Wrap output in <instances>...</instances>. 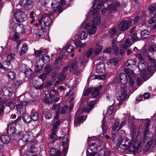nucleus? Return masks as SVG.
<instances>
[{
    "instance_id": "4468645a",
    "label": "nucleus",
    "mask_w": 156,
    "mask_h": 156,
    "mask_svg": "<svg viewBox=\"0 0 156 156\" xmlns=\"http://www.w3.org/2000/svg\"><path fill=\"white\" fill-rule=\"evenodd\" d=\"M69 68V66H65L63 68L62 71L60 73L59 75L58 80L56 81V83H58L59 82L63 81L66 79L68 73Z\"/></svg>"
},
{
    "instance_id": "c9c22d12",
    "label": "nucleus",
    "mask_w": 156,
    "mask_h": 156,
    "mask_svg": "<svg viewBox=\"0 0 156 156\" xmlns=\"http://www.w3.org/2000/svg\"><path fill=\"white\" fill-rule=\"evenodd\" d=\"M4 66L3 69H5L10 70L12 68L10 63L7 61L4 62Z\"/></svg>"
},
{
    "instance_id": "ddd939ff",
    "label": "nucleus",
    "mask_w": 156,
    "mask_h": 156,
    "mask_svg": "<svg viewBox=\"0 0 156 156\" xmlns=\"http://www.w3.org/2000/svg\"><path fill=\"white\" fill-rule=\"evenodd\" d=\"M132 21L130 19H125L121 21L119 25L121 31H124L128 29Z\"/></svg>"
},
{
    "instance_id": "09e8293b",
    "label": "nucleus",
    "mask_w": 156,
    "mask_h": 156,
    "mask_svg": "<svg viewBox=\"0 0 156 156\" xmlns=\"http://www.w3.org/2000/svg\"><path fill=\"white\" fill-rule=\"evenodd\" d=\"M52 69V68L49 65H47L45 67V73L48 74L51 71Z\"/></svg>"
},
{
    "instance_id": "1a4fd4ad",
    "label": "nucleus",
    "mask_w": 156,
    "mask_h": 156,
    "mask_svg": "<svg viewBox=\"0 0 156 156\" xmlns=\"http://www.w3.org/2000/svg\"><path fill=\"white\" fill-rule=\"evenodd\" d=\"M150 132L149 129H145L144 133V138L143 139V141L144 143L147 142L146 147L147 148L149 149L151 147L153 143V140L151 138L150 139L149 136Z\"/></svg>"
},
{
    "instance_id": "4be33fe9",
    "label": "nucleus",
    "mask_w": 156,
    "mask_h": 156,
    "mask_svg": "<svg viewBox=\"0 0 156 156\" xmlns=\"http://www.w3.org/2000/svg\"><path fill=\"white\" fill-rule=\"evenodd\" d=\"M76 37H77V35L76 34L72 38V40L74 41V43L75 45L80 48H83L84 47L85 43H83L77 39Z\"/></svg>"
},
{
    "instance_id": "0eeeda50",
    "label": "nucleus",
    "mask_w": 156,
    "mask_h": 156,
    "mask_svg": "<svg viewBox=\"0 0 156 156\" xmlns=\"http://www.w3.org/2000/svg\"><path fill=\"white\" fill-rule=\"evenodd\" d=\"M119 80L121 83L123 84H125L129 82V87L130 88H133L135 85V82L133 77L130 76L129 75H128L129 80L127 79L128 78L126 74L124 73H121L119 75Z\"/></svg>"
},
{
    "instance_id": "423d86ee",
    "label": "nucleus",
    "mask_w": 156,
    "mask_h": 156,
    "mask_svg": "<svg viewBox=\"0 0 156 156\" xmlns=\"http://www.w3.org/2000/svg\"><path fill=\"white\" fill-rule=\"evenodd\" d=\"M138 67L140 71V76L144 79V80L148 79L153 74L152 73H149L147 69V70H145L146 66L143 62L141 61L138 63Z\"/></svg>"
},
{
    "instance_id": "cd10ccee",
    "label": "nucleus",
    "mask_w": 156,
    "mask_h": 156,
    "mask_svg": "<svg viewBox=\"0 0 156 156\" xmlns=\"http://www.w3.org/2000/svg\"><path fill=\"white\" fill-rule=\"evenodd\" d=\"M140 35L141 38L143 39H146L149 37V32L147 30H144L140 32Z\"/></svg>"
},
{
    "instance_id": "79ce46f5",
    "label": "nucleus",
    "mask_w": 156,
    "mask_h": 156,
    "mask_svg": "<svg viewBox=\"0 0 156 156\" xmlns=\"http://www.w3.org/2000/svg\"><path fill=\"white\" fill-rule=\"evenodd\" d=\"M2 92L4 95L9 96L12 94L13 91L12 88L10 87L9 89L6 90L5 91L3 90Z\"/></svg>"
},
{
    "instance_id": "dca6fc26",
    "label": "nucleus",
    "mask_w": 156,
    "mask_h": 156,
    "mask_svg": "<svg viewBox=\"0 0 156 156\" xmlns=\"http://www.w3.org/2000/svg\"><path fill=\"white\" fill-rule=\"evenodd\" d=\"M148 57V60L151 63L148 66L147 69L149 71V73H152L153 74L156 69V60L151 58L149 56Z\"/></svg>"
},
{
    "instance_id": "7c9ffc66",
    "label": "nucleus",
    "mask_w": 156,
    "mask_h": 156,
    "mask_svg": "<svg viewBox=\"0 0 156 156\" xmlns=\"http://www.w3.org/2000/svg\"><path fill=\"white\" fill-rule=\"evenodd\" d=\"M102 50V46L99 44H97L94 50V54L95 55H97L100 53Z\"/></svg>"
},
{
    "instance_id": "6ab92c4d",
    "label": "nucleus",
    "mask_w": 156,
    "mask_h": 156,
    "mask_svg": "<svg viewBox=\"0 0 156 156\" xmlns=\"http://www.w3.org/2000/svg\"><path fill=\"white\" fill-rule=\"evenodd\" d=\"M113 4L114 6L113 5H109L107 8V10L109 11L110 12L113 13L115 12L117 10L116 8L119 7L120 5V2H116L113 3Z\"/></svg>"
},
{
    "instance_id": "ea45409f",
    "label": "nucleus",
    "mask_w": 156,
    "mask_h": 156,
    "mask_svg": "<svg viewBox=\"0 0 156 156\" xmlns=\"http://www.w3.org/2000/svg\"><path fill=\"white\" fill-rule=\"evenodd\" d=\"M25 75L27 77L30 78L31 77L33 73V71L30 69H27L25 73Z\"/></svg>"
},
{
    "instance_id": "603ef678",
    "label": "nucleus",
    "mask_w": 156,
    "mask_h": 156,
    "mask_svg": "<svg viewBox=\"0 0 156 156\" xmlns=\"http://www.w3.org/2000/svg\"><path fill=\"white\" fill-rule=\"evenodd\" d=\"M41 60H42L43 62L44 61H46L47 62L48 61H49L50 60V57L49 56H48L45 54H43L42 55V58Z\"/></svg>"
},
{
    "instance_id": "58836bf2",
    "label": "nucleus",
    "mask_w": 156,
    "mask_h": 156,
    "mask_svg": "<svg viewBox=\"0 0 156 156\" xmlns=\"http://www.w3.org/2000/svg\"><path fill=\"white\" fill-rule=\"evenodd\" d=\"M74 50V47L69 44H67L66 45V50L68 53H70Z\"/></svg>"
},
{
    "instance_id": "aec40b11",
    "label": "nucleus",
    "mask_w": 156,
    "mask_h": 156,
    "mask_svg": "<svg viewBox=\"0 0 156 156\" xmlns=\"http://www.w3.org/2000/svg\"><path fill=\"white\" fill-rule=\"evenodd\" d=\"M119 124V123L118 121H115L112 127V135H115L121 129V127H118Z\"/></svg>"
},
{
    "instance_id": "c756f323",
    "label": "nucleus",
    "mask_w": 156,
    "mask_h": 156,
    "mask_svg": "<svg viewBox=\"0 0 156 156\" xmlns=\"http://www.w3.org/2000/svg\"><path fill=\"white\" fill-rule=\"evenodd\" d=\"M61 154L60 151L57 149L55 150L54 148L50 149V155L51 156H60Z\"/></svg>"
},
{
    "instance_id": "f704fd0d",
    "label": "nucleus",
    "mask_w": 156,
    "mask_h": 156,
    "mask_svg": "<svg viewBox=\"0 0 156 156\" xmlns=\"http://www.w3.org/2000/svg\"><path fill=\"white\" fill-rule=\"evenodd\" d=\"M119 61V59L118 58H116L109 59L107 62V63L108 65H115Z\"/></svg>"
},
{
    "instance_id": "f03ea898",
    "label": "nucleus",
    "mask_w": 156,
    "mask_h": 156,
    "mask_svg": "<svg viewBox=\"0 0 156 156\" xmlns=\"http://www.w3.org/2000/svg\"><path fill=\"white\" fill-rule=\"evenodd\" d=\"M141 143L139 142H134L132 145L130 140L127 139H124L119 145V147L122 150H129L134 153H136L138 151L141 145Z\"/></svg>"
},
{
    "instance_id": "37998d69",
    "label": "nucleus",
    "mask_w": 156,
    "mask_h": 156,
    "mask_svg": "<svg viewBox=\"0 0 156 156\" xmlns=\"http://www.w3.org/2000/svg\"><path fill=\"white\" fill-rule=\"evenodd\" d=\"M117 44V43L116 41L114 39H113L112 42V46L114 50L116 52L119 51V48L118 47L116 46Z\"/></svg>"
},
{
    "instance_id": "774afa93",
    "label": "nucleus",
    "mask_w": 156,
    "mask_h": 156,
    "mask_svg": "<svg viewBox=\"0 0 156 156\" xmlns=\"http://www.w3.org/2000/svg\"><path fill=\"white\" fill-rule=\"evenodd\" d=\"M138 39V38L136 36V34L135 33L131 36V40L133 41H136Z\"/></svg>"
},
{
    "instance_id": "20e7f679",
    "label": "nucleus",
    "mask_w": 156,
    "mask_h": 156,
    "mask_svg": "<svg viewBox=\"0 0 156 156\" xmlns=\"http://www.w3.org/2000/svg\"><path fill=\"white\" fill-rule=\"evenodd\" d=\"M53 14L52 12L44 14L41 18L39 20L38 23L43 31L47 32L50 29V26L52 22L50 16Z\"/></svg>"
},
{
    "instance_id": "338daca9",
    "label": "nucleus",
    "mask_w": 156,
    "mask_h": 156,
    "mask_svg": "<svg viewBox=\"0 0 156 156\" xmlns=\"http://www.w3.org/2000/svg\"><path fill=\"white\" fill-rule=\"evenodd\" d=\"M42 51H43L42 49L39 50H35L34 51V54L35 56L36 57H38L42 53Z\"/></svg>"
},
{
    "instance_id": "bf43d9fd",
    "label": "nucleus",
    "mask_w": 156,
    "mask_h": 156,
    "mask_svg": "<svg viewBox=\"0 0 156 156\" xmlns=\"http://www.w3.org/2000/svg\"><path fill=\"white\" fill-rule=\"evenodd\" d=\"M92 91V89L90 88H89L85 90L83 92L84 95L85 96L88 95Z\"/></svg>"
},
{
    "instance_id": "4d7b16f0",
    "label": "nucleus",
    "mask_w": 156,
    "mask_h": 156,
    "mask_svg": "<svg viewBox=\"0 0 156 156\" xmlns=\"http://www.w3.org/2000/svg\"><path fill=\"white\" fill-rule=\"evenodd\" d=\"M45 117L47 119H50L52 117V115L51 113L47 112L44 115Z\"/></svg>"
},
{
    "instance_id": "b1692460",
    "label": "nucleus",
    "mask_w": 156,
    "mask_h": 156,
    "mask_svg": "<svg viewBox=\"0 0 156 156\" xmlns=\"http://www.w3.org/2000/svg\"><path fill=\"white\" fill-rule=\"evenodd\" d=\"M32 84L33 87L37 90H40L42 89L44 86V84L43 83H41L39 82L36 80L33 81Z\"/></svg>"
},
{
    "instance_id": "4c0bfd02",
    "label": "nucleus",
    "mask_w": 156,
    "mask_h": 156,
    "mask_svg": "<svg viewBox=\"0 0 156 156\" xmlns=\"http://www.w3.org/2000/svg\"><path fill=\"white\" fill-rule=\"evenodd\" d=\"M155 10H156V3L149 6L148 11L149 14L152 13Z\"/></svg>"
},
{
    "instance_id": "5fc2aeb1",
    "label": "nucleus",
    "mask_w": 156,
    "mask_h": 156,
    "mask_svg": "<svg viewBox=\"0 0 156 156\" xmlns=\"http://www.w3.org/2000/svg\"><path fill=\"white\" fill-rule=\"evenodd\" d=\"M140 20H141V17L139 16H137L133 20L134 21L133 23L135 24H136L138 22H140Z\"/></svg>"
},
{
    "instance_id": "f3484780",
    "label": "nucleus",
    "mask_w": 156,
    "mask_h": 156,
    "mask_svg": "<svg viewBox=\"0 0 156 156\" xmlns=\"http://www.w3.org/2000/svg\"><path fill=\"white\" fill-rule=\"evenodd\" d=\"M148 57V60L151 63L148 66L147 69L149 71V73H152L153 74L156 69V60L151 58L149 56Z\"/></svg>"
},
{
    "instance_id": "9d476101",
    "label": "nucleus",
    "mask_w": 156,
    "mask_h": 156,
    "mask_svg": "<svg viewBox=\"0 0 156 156\" xmlns=\"http://www.w3.org/2000/svg\"><path fill=\"white\" fill-rule=\"evenodd\" d=\"M14 15L16 20L18 22H23L27 20L26 14L22 11H16L15 12Z\"/></svg>"
},
{
    "instance_id": "13d9d810",
    "label": "nucleus",
    "mask_w": 156,
    "mask_h": 156,
    "mask_svg": "<svg viewBox=\"0 0 156 156\" xmlns=\"http://www.w3.org/2000/svg\"><path fill=\"white\" fill-rule=\"evenodd\" d=\"M44 102L48 104H52L53 101H52L51 98H46L44 99Z\"/></svg>"
},
{
    "instance_id": "3c124183",
    "label": "nucleus",
    "mask_w": 156,
    "mask_h": 156,
    "mask_svg": "<svg viewBox=\"0 0 156 156\" xmlns=\"http://www.w3.org/2000/svg\"><path fill=\"white\" fill-rule=\"evenodd\" d=\"M148 51L151 53L156 51V47L153 45L150 46L148 48Z\"/></svg>"
},
{
    "instance_id": "f8f14e48",
    "label": "nucleus",
    "mask_w": 156,
    "mask_h": 156,
    "mask_svg": "<svg viewBox=\"0 0 156 156\" xmlns=\"http://www.w3.org/2000/svg\"><path fill=\"white\" fill-rule=\"evenodd\" d=\"M57 2L56 0H52L51 6L53 8H55L54 10L55 11H58L59 13L63 11L62 6L65 4V0H60L58 3V5L57 4Z\"/></svg>"
},
{
    "instance_id": "a19ab883",
    "label": "nucleus",
    "mask_w": 156,
    "mask_h": 156,
    "mask_svg": "<svg viewBox=\"0 0 156 156\" xmlns=\"http://www.w3.org/2000/svg\"><path fill=\"white\" fill-rule=\"evenodd\" d=\"M14 55L15 54L13 53L8 55L6 61L10 62L11 61L13 60L14 59Z\"/></svg>"
},
{
    "instance_id": "e433bc0d",
    "label": "nucleus",
    "mask_w": 156,
    "mask_h": 156,
    "mask_svg": "<svg viewBox=\"0 0 156 156\" xmlns=\"http://www.w3.org/2000/svg\"><path fill=\"white\" fill-rule=\"evenodd\" d=\"M23 121L25 123H29L31 119L30 116L27 114H25L23 116Z\"/></svg>"
},
{
    "instance_id": "7ed1b4c3",
    "label": "nucleus",
    "mask_w": 156,
    "mask_h": 156,
    "mask_svg": "<svg viewBox=\"0 0 156 156\" xmlns=\"http://www.w3.org/2000/svg\"><path fill=\"white\" fill-rule=\"evenodd\" d=\"M99 12L98 9H94L93 12V20L91 25L90 23H88L85 25V28L88 30L89 34H92L96 32V26L100 23L101 18L98 14Z\"/></svg>"
},
{
    "instance_id": "49530a36",
    "label": "nucleus",
    "mask_w": 156,
    "mask_h": 156,
    "mask_svg": "<svg viewBox=\"0 0 156 156\" xmlns=\"http://www.w3.org/2000/svg\"><path fill=\"white\" fill-rule=\"evenodd\" d=\"M8 76L9 78L13 80L16 77V74L13 72L10 71L8 73Z\"/></svg>"
},
{
    "instance_id": "a18cd8bd",
    "label": "nucleus",
    "mask_w": 156,
    "mask_h": 156,
    "mask_svg": "<svg viewBox=\"0 0 156 156\" xmlns=\"http://www.w3.org/2000/svg\"><path fill=\"white\" fill-rule=\"evenodd\" d=\"M117 32V29L115 27H113L110 30V34L111 37H112L114 36L116 34Z\"/></svg>"
},
{
    "instance_id": "72a5a7b5",
    "label": "nucleus",
    "mask_w": 156,
    "mask_h": 156,
    "mask_svg": "<svg viewBox=\"0 0 156 156\" xmlns=\"http://www.w3.org/2000/svg\"><path fill=\"white\" fill-rule=\"evenodd\" d=\"M102 122H103L101 126V128L102 130V133L104 134L107 132L108 127L107 126V123L105 121L103 120Z\"/></svg>"
},
{
    "instance_id": "9b49d317",
    "label": "nucleus",
    "mask_w": 156,
    "mask_h": 156,
    "mask_svg": "<svg viewBox=\"0 0 156 156\" xmlns=\"http://www.w3.org/2000/svg\"><path fill=\"white\" fill-rule=\"evenodd\" d=\"M127 97V91L126 88L122 87L118 93V95L117 96V98L119 102L118 104L119 105H121L123 101L125 100Z\"/></svg>"
},
{
    "instance_id": "2f4dec72",
    "label": "nucleus",
    "mask_w": 156,
    "mask_h": 156,
    "mask_svg": "<svg viewBox=\"0 0 156 156\" xmlns=\"http://www.w3.org/2000/svg\"><path fill=\"white\" fill-rule=\"evenodd\" d=\"M54 63L56 66L60 67L62 65V58L60 57H58L55 60Z\"/></svg>"
},
{
    "instance_id": "5701e85b",
    "label": "nucleus",
    "mask_w": 156,
    "mask_h": 156,
    "mask_svg": "<svg viewBox=\"0 0 156 156\" xmlns=\"http://www.w3.org/2000/svg\"><path fill=\"white\" fill-rule=\"evenodd\" d=\"M85 26L84 27V29L87 31V32H86L85 31H82L80 32V34H79V36L80 39L81 40H85L87 38L88 34L89 35L93 34H94L95 32L94 33L92 34H89L88 32V30L85 28Z\"/></svg>"
},
{
    "instance_id": "0e129e2a",
    "label": "nucleus",
    "mask_w": 156,
    "mask_h": 156,
    "mask_svg": "<svg viewBox=\"0 0 156 156\" xmlns=\"http://www.w3.org/2000/svg\"><path fill=\"white\" fill-rule=\"evenodd\" d=\"M50 1V0H39V2L42 5H44L48 3Z\"/></svg>"
},
{
    "instance_id": "393cba45",
    "label": "nucleus",
    "mask_w": 156,
    "mask_h": 156,
    "mask_svg": "<svg viewBox=\"0 0 156 156\" xmlns=\"http://www.w3.org/2000/svg\"><path fill=\"white\" fill-rule=\"evenodd\" d=\"M12 123H9L7 125L8 128L6 130L7 133L10 135H11L13 134L15 132V128L12 125Z\"/></svg>"
},
{
    "instance_id": "412c9836",
    "label": "nucleus",
    "mask_w": 156,
    "mask_h": 156,
    "mask_svg": "<svg viewBox=\"0 0 156 156\" xmlns=\"http://www.w3.org/2000/svg\"><path fill=\"white\" fill-rule=\"evenodd\" d=\"M96 71L100 73H103L105 70V64L102 61H100L96 66Z\"/></svg>"
},
{
    "instance_id": "864d4df0",
    "label": "nucleus",
    "mask_w": 156,
    "mask_h": 156,
    "mask_svg": "<svg viewBox=\"0 0 156 156\" xmlns=\"http://www.w3.org/2000/svg\"><path fill=\"white\" fill-rule=\"evenodd\" d=\"M113 108V106L112 105L109 106L108 107V108L107 111V113L109 115H111L112 113Z\"/></svg>"
},
{
    "instance_id": "6e6d98bb",
    "label": "nucleus",
    "mask_w": 156,
    "mask_h": 156,
    "mask_svg": "<svg viewBox=\"0 0 156 156\" xmlns=\"http://www.w3.org/2000/svg\"><path fill=\"white\" fill-rule=\"evenodd\" d=\"M93 51V49L92 48H90L88 50L87 53V58L86 57L87 59L88 58L90 57Z\"/></svg>"
},
{
    "instance_id": "69168bd1",
    "label": "nucleus",
    "mask_w": 156,
    "mask_h": 156,
    "mask_svg": "<svg viewBox=\"0 0 156 156\" xmlns=\"http://www.w3.org/2000/svg\"><path fill=\"white\" fill-rule=\"evenodd\" d=\"M8 105L11 109H13L15 107V104L13 102H10L8 103Z\"/></svg>"
},
{
    "instance_id": "8fccbe9b",
    "label": "nucleus",
    "mask_w": 156,
    "mask_h": 156,
    "mask_svg": "<svg viewBox=\"0 0 156 156\" xmlns=\"http://www.w3.org/2000/svg\"><path fill=\"white\" fill-rule=\"evenodd\" d=\"M135 62L132 59H130L128 60L126 62V65L127 66L132 65H134Z\"/></svg>"
},
{
    "instance_id": "a211bd4d",
    "label": "nucleus",
    "mask_w": 156,
    "mask_h": 156,
    "mask_svg": "<svg viewBox=\"0 0 156 156\" xmlns=\"http://www.w3.org/2000/svg\"><path fill=\"white\" fill-rule=\"evenodd\" d=\"M44 62L41 59L37 60L35 63V67L34 73L37 74L42 70L44 65Z\"/></svg>"
},
{
    "instance_id": "473e14b6",
    "label": "nucleus",
    "mask_w": 156,
    "mask_h": 156,
    "mask_svg": "<svg viewBox=\"0 0 156 156\" xmlns=\"http://www.w3.org/2000/svg\"><path fill=\"white\" fill-rule=\"evenodd\" d=\"M30 117L33 120L36 121L37 120L39 117L38 114L34 111L32 110L31 111Z\"/></svg>"
},
{
    "instance_id": "c03bdc74",
    "label": "nucleus",
    "mask_w": 156,
    "mask_h": 156,
    "mask_svg": "<svg viewBox=\"0 0 156 156\" xmlns=\"http://www.w3.org/2000/svg\"><path fill=\"white\" fill-rule=\"evenodd\" d=\"M46 32L43 31L42 30H40L36 34V37L38 38H43L44 37V32Z\"/></svg>"
},
{
    "instance_id": "052dcab7",
    "label": "nucleus",
    "mask_w": 156,
    "mask_h": 156,
    "mask_svg": "<svg viewBox=\"0 0 156 156\" xmlns=\"http://www.w3.org/2000/svg\"><path fill=\"white\" fill-rule=\"evenodd\" d=\"M63 142L60 143L61 145H63L65 144H66L68 145V139L67 138H64L62 139Z\"/></svg>"
},
{
    "instance_id": "c85d7f7f",
    "label": "nucleus",
    "mask_w": 156,
    "mask_h": 156,
    "mask_svg": "<svg viewBox=\"0 0 156 156\" xmlns=\"http://www.w3.org/2000/svg\"><path fill=\"white\" fill-rule=\"evenodd\" d=\"M0 140L3 144H8L10 141V138L7 135H2L0 137Z\"/></svg>"
},
{
    "instance_id": "680f3d73",
    "label": "nucleus",
    "mask_w": 156,
    "mask_h": 156,
    "mask_svg": "<svg viewBox=\"0 0 156 156\" xmlns=\"http://www.w3.org/2000/svg\"><path fill=\"white\" fill-rule=\"evenodd\" d=\"M68 108V107L66 105L64 106L62 108L61 110V113L62 114H63L65 113Z\"/></svg>"
},
{
    "instance_id": "a878e982",
    "label": "nucleus",
    "mask_w": 156,
    "mask_h": 156,
    "mask_svg": "<svg viewBox=\"0 0 156 156\" xmlns=\"http://www.w3.org/2000/svg\"><path fill=\"white\" fill-rule=\"evenodd\" d=\"M86 118V116H80L76 119H75L74 122V126H78L81 122L84 121Z\"/></svg>"
},
{
    "instance_id": "6e6552de",
    "label": "nucleus",
    "mask_w": 156,
    "mask_h": 156,
    "mask_svg": "<svg viewBox=\"0 0 156 156\" xmlns=\"http://www.w3.org/2000/svg\"><path fill=\"white\" fill-rule=\"evenodd\" d=\"M17 136L19 138L18 144L20 146H22L25 145V143L28 141L29 135L24 133L22 131L19 132L17 133Z\"/></svg>"
},
{
    "instance_id": "e2e57ef3",
    "label": "nucleus",
    "mask_w": 156,
    "mask_h": 156,
    "mask_svg": "<svg viewBox=\"0 0 156 156\" xmlns=\"http://www.w3.org/2000/svg\"><path fill=\"white\" fill-rule=\"evenodd\" d=\"M156 20V18L155 17V16H154L153 17H150L148 20V22L149 24H151L154 23Z\"/></svg>"
},
{
    "instance_id": "bb28decb",
    "label": "nucleus",
    "mask_w": 156,
    "mask_h": 156,
    "mask_svg": "<svg viewBox=\"0 0 156 156\" xmlns=\"http://www.w3.org/2000/svg\"><path fill=\"white\" fill-rule=\"evenodd\" d=\"M23 6L26 10H29L32 8L33 5L31 0H25Z\"/></svg>"
},
{
    "instance_id": "de8ad7c7",
    "label": "nucleus",
    "mask_w": 156,
    "mask_h": 156,
    "mask_svg": "<svg viewBox=\"0 0 156 156\" xmlns=\"http://www.w3.org/2000/svg\"><path fill=\"white\" fill-rule=\"evenodd\" d=\"M130 43V39H126L125 41V43L124 45V48H127L129 46Z\"/></svg>"
},
{
    "instance_id": "39448f33",
    "label": "nucleus",
    "mask_w": 156,
    "mask_h": 156,
    "mask_svg": "<svg viewBox=\"0 0 156 156\" xmlns=\"http://www.w3.org/2000/svg\"><path fill=\"white\" fill-rule=\"evenodd\" d=\"M102 88V85H100L98 87L95 88L93 90L91 91V95L92 96V98H96V100L91 101L88 103L87 106L83 108V111L87 112H90L93 108H94L95 103L97 101H99V95L100 93V90Z\"/></svg>"
},
{
    "instance_id": "f257e3e1",
    "label": "nucleus",
    "mask_w": 156,
    "mask_h": 156,
    "mask_svg": "<svg viewBox=\"0 0 156 156\" xmlns=\"http://www.w3.org/2000/svg\"><path fill=\"white\" fill-rule=\"evenodd\" d=\"M87 62L85 55L80 56L77 61H73L70 64V68L73 69V73L79 76L84 69L85 65Z\"/></svg>"
},
{
    "instance_id": "2eb2a0df",
    "label": "nucleus",
    "mask_w": 156,
    "mask_h": 156,
    "mask_svg": "<svg viewBox=\"0 0 156 156\" xmlns=\"http://www.w3.org/2000/svg\"><path fill=\"white\" fill-rule=\"evenodd\" d=\"M28 101H21L20 104L17 105L16 109L18 112L20 114H23L26 112V105L28 104Z\"/></svg>"
}]
</instances>
